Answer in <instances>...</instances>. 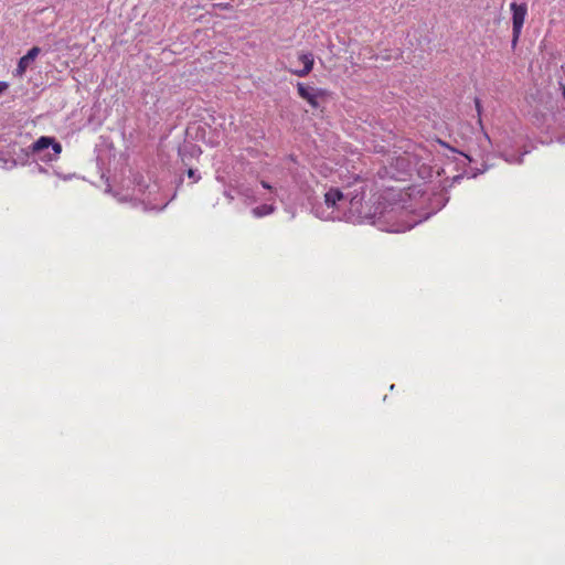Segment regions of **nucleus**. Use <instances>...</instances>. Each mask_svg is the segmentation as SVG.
Returning <instances> with one entry per match:
<instances>
[{
  "label": "nucleus",
  "mask_w": 565,
  "mask_h": 565,
  "mask_svg": "<svg viewBox=\"0 0 565 565\" xmlns=\"http://www.w3.org/2000/svg\"><path fill=\"white\" fill-rule=\"evenodd\" d=\"M510 8L512 11V47L514 49L518 45L522 33L527 14V7L525 2H521L520 4H518V2H512Z\"/></svg>",
  "instance_id": "1"
},
{
  "label": "nucleus",
  "mask_w": 565,
  "mask_h": 565,
  "mask_svg": "<svg viewBox=\"0 0 565 565\" xmlns=\"http://www.w3.org/2000/svg\"><path fill=\"white\" fill-rule=\"evenodd\" d=\"M298 97L308 102L312 108H318L320 102L328 96V92L322 88L309 86L305 83H297L296 85Z\"/></svg>",
  "instance_id": "2"
},
{
  "label": "nucleus",
  "mask_w": 565,
  "mask_h": 565,
  "mask_svg": "<svg viewBox=\"0 0 565 565\" xmlns=\"http://www.w3.org/2000/svg\"><path fill=\"white\" fill-rule=\"evenodd\" d=\"M297 60L301 64V67H290L288 71L298 77H305L309 75L315 67L313 53L309 51H301L298 53Z\"/></svg>",
  "instance_id": "3"
},
{
  "label": "nucleus",
  "mask_w": 565,
  "mask_h": 565,
  "mask_svg": "<svg viewBox=\"0 0 565 565\" xmlns=\"http://www.w3.org/2000/svg\"><path fill=\"white\" fill-rule=\"evenodd\" d=\"M51 146L56 156H58L62 152L61 143L57 142L53 137H49V136H42V137L38 138L32 145V151L39 152L44 149H47Z\"/></svg>",
  "instance_id": "4"
},
{
  "label": "nucleus",
  "mask_w": 565,
  "mask_h": 565,
  "mask_svg": "<svg viewBox=\"0 0 565 565\" xmlns=\"http://www.w3.org/2000/svg\"><path fill=\"white\" fill-rule=\"evenodd\" d=\"M39 52L40 49L38 46H33L23 57L20 58L17 67L18 75L22 76L25 73L28 65L38 56Z\"/></svg>",
  "instance_id": "5"
},
{
  "label": "nucleus",
  "mask_w": 565,
  "mask_h": 565,
  "mask_svg": "<svg viewBox=\"0 0 565 565\" xmlns=\"http://www.w3.org/2000/svg\"><path fill=\"white\" fill-rule=\"evenodd\" d=\"M343 196H344V194L342 191H340L338 189H330L324 194V202L328 207H334L335 203L338 201H341L343 199Z\"/></svg>",
  "instance_id": "6"
},
{
  "label": "nucleus",
  "mask_w": 565,
  "mask_h": 565,
  "mask_svg": "<svg viewBox=\"0 0 565 565\" xmlns=\"http://www.w3.org/2000/svg\"><path fill=\"white\" fill-rule=\"evenodd\" d=\"M275 212V206L271 204H262L253 209L252 213L255 217H264Z\"/></svg>",
  "instance_id": "7"
},
{
  "label": "nucleus",
  "mask_w": 565,
  "mask_h": 565,
  "mask_svg": "<svg viewBox=\"0 0 565 565\" xmlns=\"http://www.w3.org/2000/svg\"><path fill=\"white\" fill-rule=\"evenodd\" d=\"M213 7L221 10H232V4L230 2H216Z\"/></svg>",
  "instance_id": "8"
},
{
  "label": "nucleus",
  "mask_w": 565,
  "mask_h": 565,
  "mask_svg": "<svg viewBox=\"0 0 565 565\" xmlns=\"http://www.w3.org/2000/svg\"><path fill=\"white\" fill-rule=\"evenodd\" d=\"M188 177L194 179V182H196L200 179L199 175H195V171L193 169L188 170Z\"/></svg>",
  "instance_id": "9"
},
{
  "label": "nucleus",
  "mask_w": 565,
  "mask_h": 565,
  "mask_svg": "<svg viewBox=\"0 0 565 565\" xmlns=\"http://www.w3.org/2000/svg\"><path fill=\"white\" fill-rule=\"evenodd\" d=\"M260 185H262L264 189H266V190H271V189H273V186H271L269 183H267L266 181H262V182H260Z\"/></svg>",
  "instance_id": "10"
},
{
  "label": "nucleus",
  "mask_w": 565,
  "mask_h": 565,
  "mask_svg": "<svg viewBox=\"0 0 565 565\" xmlns=\"http://www.w3.org/2000/svg\"><path fill=\"white\" fill-rule=\"evenodd\" d=\"M8 88V84L4 82H0V94L3 93Z\"/></svg>",
  "instance_id": "11"
},
{
  "label": "nucleus",
  "mask_w": 565,
  "mask_h": 565,
  "mask_svg": "<svg viewBox=\"0 0 565 565\" xmlns=\"http://www.w3.org/2000/svg\"><path fill=\"white\" fill-rule=\"evenodd\" d=\"M476 106H477L478 113L480 114L481 113V102H480V99H476Z\"/></svg>",
  "instance_id": "12"
},
{
  "label": "nucleus",
  "mask_w": 565,
  "mask_h": 565,
  "mask_svg": "<svg viewBox=\"0 0 565 565\" xmlns=\"http://www.w3.org/2000/svg\"><path fill=\"white\" fill-rule=\"evenodd\" d=\"M561 90H562L563 98L565 99V85L564 84H561Z\"/></svg>",
  "instance_id": "13"
}]
</instances>
